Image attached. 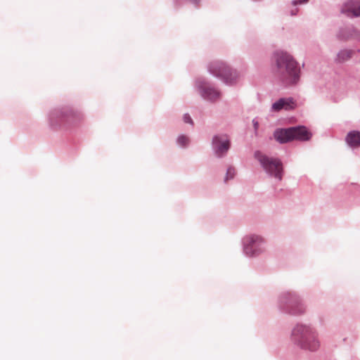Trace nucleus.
<instances>
[{"mask_svg":"<svg viewBox=\"0 0 360 360\" xmlns=\"http://www.w3.org/2000/svg\"><path fill=\"white\" fill-rule=\"evenodd\" d=\"M277 66L282 78L286 84H295L299 79V68L297 63L286 53L277 54Z\"/></svg>","mask_w":360,"mask_h":360,"instance_id":"f257e3e1","label":"nucleus"},{"mask_svg":"<svg viewBox=\"0 0 360 360\" xmlns=\"http://www.w3.org/2000/svg\"><path fill=\"white\" fill-rule=\"evenodd\" d=\"M274 138L278 142L283 143L294 140L300 141H309L312 134L304 126L277 129L274 132Z\"/></svg>","mask_w":360,"mask_h":360,"instance_id":"f03ea898","label":"nucleus"},{"mask_svg":"<svg viewBox=\"0 0 360 360\" xmlns=\"http://www.w3.org/2000/svg\"><path fill=\"white\" fill-rule=\"evenodd\" d=\"M294 337H300V345L302 348L310 351H315L319 347V342L316 340L311 329L306 326L297 325L292 330Z\"/></svg>","mask_w":360,"mask_h":360,"instance_id":"7ed1b4c3","label":"nucleus"},{"mask_svg":"<svg viewBox=\"0 0 360 360\" xmlns=\"http://www.w3.org/2000/svg\"><path fill=\"white\" fill-rule=\"evenodd\" d=\"M209 72L214 76L220 78L228 84L235 82L238 77V73L222 61L211 63L208 67Z\"/></svg>","mask_w":360,"mask_h":360,"instance_id":"20e7f679","label":"nucleus"},{"mask_svg":"<svg viewBox=\"0 0 360 360\" xmlns=\"http://www.w3.org/2000/svg\"><path fill=\"white\" fill-rule=\"evenodd\" d=\"M255 157L269 175L278 179L279 181L282 179L283 165L279 160L270 158L259 151H257L255 153Z\"/></svg>","mask_w":360,"mask_h":360,"instance_id":"39448f33","label":"nucleus"},{"mask_svg":"<svg viewBox=\"0 0 360 360\" xmlns=\"http://www.w3.org/2000/svg\"><path fill=\"white\" fill-rule=\"evenodd\" d=\"M341 11L349 17H360V1H347L342 6Z\"/></svg>","mask_w":360,"mask_h":360,"instance_id":"423d86ee","label":"nucleus"},{"mask_svg":"<svg viewBox=\"0 0 360 360\" xmlns=\"http://www.w3.org/2000/svg\"><path fill=\"white\" fill-rule=\"evenodd\" d=\"M213 146L218 155L221 156L229 148L230 143L226 136H216L213 139Z\"/></svg>","mask_w":360,"mask_h":360,"instance_id":"0eeeda50","label":"nucleus"},{"mask_svg":"<svg viewBox=\"0 0 360 360\" xmlns=\"http://www.w3.org/2000/svg\"><path fill=\"white\" fill-rule=\"evenodd\" d=\"M262 238L257 236H252L250 238V241L245 247V252L247 255L254 256L259 254V251L257 250V246L262 243Z\"/></svg>","mask_w":360,"mask_h":360,"instance_id":"6e6552de","label":"nucleus"},{"mask_svg":"<svg viewBox=\"0 0 360 360\" xmlns=\"http://www.w3.org/2000/svg\"><path fill=\"white\" fill-rule=\"evenodd\" d=\"M296 103L292 98H280L278 101L273 103L272 110L274 111H280L282 109L286 110L294 109Z\"/></svg>","mask_w":360,"mask_h":360,"instance_id":"1a4fd4ad","label":"nucleus"},{"mask_svg":"<svg viewBox=\"0 0 360 360\" xmlns=\"http://www.w3.org/2000/svg\"><path fill=\"white\" fill-rule=\"evenodd\" d=\"M201 89L202 95L204 98L210 101H215L219 98V92L207 84H205L201 86Z\"/></svg>","mask_w":360,"mask_h":360,"instance_id":"9d476101","label":"nucleus"},{"mask_svg":"<svg viewBox=\"0 0 360 360\" xmlns=\"http://www.w3.org/2000/svg\"><path fill=\"white\" fill-rule=\"evenodd\" d=\"M347 143L352 148L360 146V131H352L346 136Z\"/></svg>","mask_w":360,"mask_h":360,"instance_id":"9b49d317","label":"nucleus"},{"mask_svg":"<svg viewBox=\"0 0 360 360\" xmlns=\"http://www.w3.org/2000/svg\"><path fill=\"white\" fill-rule=\"evenodd\" d=\"M360 36L359 32L354 27H347L342 30L339 34V37L343 40L357 38Z\"/></svg>","mask_w":360,"mask_h":360,"instance_id":"f8f14e48","label":"nucleus"},{"mask_svg":"<svg viewBox=\"0 0 360 360\" xmlns=\"http://www.w3.org/2000/svg\"><path fill=\"white\" fill-rule=\"evenodd\" d=\"M354 51L351 49H343L340 51L336 56L335 61L337 63H343L349 60L353 56Z\"/></svg>","mask_w":360,"mask_h":360,"instance_id":"ddd939ff","label":"nucleus"},{"mask_svg":"<svg viewBox=\"0 0 360 360\" xmlns=\"http://www.w3.org/2000/svg\"><path fill=\"white\" fill-rule=\"evenodd\" d=\"M234 175H235V169L231 167L227 169L225 181H226L228 179H233Z\"/></svg>","mask_w":360,"mask_h":360,"instance_id":"4468645a","label":"nucleus"},{"mask_svg":"<svg viewBox=\"0 0 360 360\" xmlns=\"http://www.w3.org/2000/svg\"><path fill=\"white\" fill-rule=\"evenodd\" d=\"M188 142V139L185 136H179L178 139V143L179 145L184 146H186Z\"/></svg>","mask_w":360,"mask_h":360,"instance_id":"2eb2a0df","label":"nucleus"},{"mask_svg":"<svg viewBox=\"0 0 360 360\" xmlns=\"http://www.w3.org/2000/svg\"><path fill=\"white\" fill-rule=\"evenodd\" d=\"M184 121L186 123L193 124L192 119H191V117H190V115L188 114H185L184 115Z\"/></svg>","mask_w":360,"mask_h":360,"instance_id":"dca6fc26","label":"nucleus"},{"mask_svg":"<svg viewBox=\"0 0 360 360\" xmlns=\"http://www.w3.org/2000/svg\"><path fill=\"white\" fill-rule=\"evenodd\" d=\"M308 0H297L294 2L295 5H297V4H302V3H306Z\"/></svg>","mask_w":360,"mask_h":360,"instance_id":"f3484780","label":"nucleus"},{"mask_svg":"<svg viewBox=\"0 0 360 360\" xmlns=\"http://www.w3.org/2000/svg\"><path fill=\"white\" fill-rule=\"evenodd\" d=\"M254 126H255V129H257V127H258V123L257 122H254Z\"/></svg>","mask_w":360,"mask_h":360,"instance_id":"a211bd4d","label":"nucleus"},{"mask_svg":"<svg viewBox=\"0 0 360 360\" xmlns=\"http://www.w3.org/2000/svg\"><path fill=\"white\" fill-rule=\"evenodd\" d=\"M195 2H197L198 0H193Z\"/></svg>","mask_w":360,"mask_h":360,"instance_id":"6ab92c4d","label":"nucleus"}]
</instances>
